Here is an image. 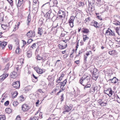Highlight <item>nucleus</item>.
Instances as JSON below:
<instances>
[{
    "label": "nucleus",
    "instance_id": "4468645a",
    "mask_svg": "<svg viewBox=\"0 0 120 120\" xmlns=\"http://www.w3.org/2000/svg\"><path fill=\"white\" fill-rule=\"evenodd\" d=\"M111 79L112 83L115 84L116 83H118V79L116 78V77H114Z\"/></svg>",
    "mask_w": 120,
    "mask_h": 120
},
{
    "label": "nucleus",
    "instance_id": "f03ea898",
    "mask_svg": "<svg viewBox=\"0 0 120 120\" xmlns=\"http://www.w3.org/2000/svg\"><path fill=\"white\" fill-rule=\"evenodd\" d=\"M49 4L50 6H54L56 5L57 4V1L56 0H50L49 3H47L45 4H44L42 6V8H46L47 7V4Z\"/></svg>",
    "mask_w": 120,
    "mask_h": 120
},
{
    "label": "nucleus",
    "instance_id": "79ce46f5",
    "mask_svg": "<svg viewBox=\"0 0 120 120\" xmlns=\"http://www.w3.org/2000/svg\"><path fill=\"white\" fill-rule=\"evenodd\" d=\"M33 77L35 79V80L34 81V82H35L37 81H38V79L37 77H36V76L34 74H33Z\"/></svg>",
    "mask_w": 120,
    "mask_h": 120
},
{
    "label": "nucleus",
    "instance_id": "6ab92c4d",
    "mask_svg": "<svg viewBox=\"0 0 120 120\" xmlns=\"http://www.w3.org/2000/svg\"><path fill=\"white\" fill-rule=\"evenodd\" d=\"M16 74V73L15 71H13L11 74V77L14 78Z\"/></svg>",
    "mask_w": 120,
    "mask_h": 120
},
{
    "label": "nucleus",
    "instance_id": "20e7f679",
    "mask_svg": "<svg viewBox=\"0 0 120 120\" xmlns=\"http://www.w3.org/2000/svg\"><path fill=\"white\" fill-rule=\"evenodd\" d=\"M105 35L106 36H115V35L114 32H113L109 28L106 30V32Z\"/></svg>",
    "mask_w": 120,
    "mask_h": 120
},
{
    "label": "nucleus",
    "instance_id": "7c9ffc66",
    "mask_svg": "<svg viewBox=\"0 0 120 120\" xmlns=\"http://www.w3.org/2000/svg\"><path fill=\"white\" fill-rule=\"evenodd\" d=\"M45 17L46 18V20L48 19L51 18L52 17V16H50L49 15L46 14L45 15Z\"/></svg>",
    "mask_w": 120,
    "mask_h": 120
},
{
    "label": "nucleus",
    "instance_id": "49530a36",
    "mask_svg": "<svg viewBox=\"0 0 120 120\" xmlns=\"http://www.w3.org/2000/svg\"><path fill=\"white\" fill-rule=\"evenodd\" d=\"M33 40L32 39H30L28 40V41L27 42V43H28L27 44H28L30 43Z\"/></svg>",
    "mask_w": 120,
    "mask_h": 120
},
{
    "label": "nucleus",
    "instance_id": "423d86ee",
    "mask_svg": "<svg viewBox=\"0 0 120 120\" xmlns=\"http://www.w3.org/2000/svg\"><path fill=\"white\" fill-rule=\"evenodd\" d=\"M104 92L109 97L111 96L112 94V91L111 88L108 89L107 90H104Z\"/></svg>",
    "mask_w": 120,
    "mask_h": 120
},
{
    "label": "nucleus",
    "instance_id": "7ed1b4c3",
    "mask_svg": "<svg viewBox=\"0 0 120 120\" xmlns=\"http://www.w3.org/2000/svg\"><path fill=\"white\" fill-rule=\"evenodd\" d=\"M62 14V15H60V21L62 22V23H63V24L65 23L66 22L65 19L64 18L65 16V12L60 10V14ZM61 24H60V25Z\"/></svg>",
    "mask_w": 120,
    "mask_h": 120
},
{
    "label": "nucleus",
    "instance_id": "2eb2a0df",
    "mask_svg": "<svg viewBox=\"0 0 120 120\" xmlns=\"http://www.w3.org/2000/svg\"><path fill=\"white\" fill-rule=\"evenodd\" d=\"M23 2V0H18L16 5L17 7H20L22 4Z\"/></svg>",
    "mask_w": 120,
    "mask_h": 120
},
{
    "label": "nucleus",
    "instance_id": "774afa93",
    "mask_svg": "<svg viewBox=\"0 0 120 120\" xmlns=\"http://www.w3.org/2000/svg\"><path fill=\"white\" fill-rule=\"evenodd\" d=\"M8 47L9 49H11L12 48V46L11 45H8Z\"/></svg>",
    "mask_w": 120,
    "mask_h": 120
},
{
    "label": "nucleus",
    "instance_id": "4d7b16f0",
    "mask_svg": "<svg viewBox=\"0 0 120 120\" xmlns=\"http://www.w3.org/2000/svg\"><path fill=\"white\" fill-rule=\"evenodd\" d=\"M66 108L67 109H69V110H70L72 108V107L71 106H70V107H69L68 106H67V107H66L65 109H66Z\"/></svg>",
    "mask_w": 120,
    "mask_h": 120
},
{
    "label": "nucleus",
    "instance_id": "a18cd8bd",
    "mask_svg": "<svg viewBox=\"0 0 120 120\" xmlns=\"http://www.w3.org/2000/svg\"><path fill=\"white\" fill-rule=\"evenodd\" d=\"M20 50V48L19 47H17L16 50V52L17 53H19Z\"/></svg>",
    "mask_w": 120,
    "mask_h": 120
},
{
    "label": "nucleus",
    "instance_id": "4c0bfd02",
    "mask_svg": "<svg viewBox=\"0 0 120 120\" xmlns=\"http://www.w3.org/2000/svg\"><path fill=\"white\" fill-rule=\"evenodd\" d=\"M2 75L3 76L4 78V79H5L8 77V76L9 75V74H8L4 73Z\"/></svg>",
    "mask_w": 120,
    "mask_h": 120
},
{
    "label": "nucleus",
    "instance_id": "5fc2aeb1",
    "mask_svg": "<svg viewBox=\"0 0 120 120\" xmlns=\"http://www.w3.org/2000/svg\"><path fill=\"white\" fill-rule=\"evenodd\" d=\"M97 2H96V3L98 5L99 4L100 5V3H101V0H97Z\"/></svg>",
    "mask_w": 120,
    "mask_h": 120
},
{
    "label": "nucleus",
    "instance_id": "2f4dec72",
    "mask_svg": "<svg viewBox=\"0 0 120 120\" xmlns=\"http://www.w3.org/2000/svg\"><path fill=\"white\" fill-rule=\"evenodd\" d=\"M83 41H85L87 39L89 38L87 37L86 35H83Z\"/></svg>",
    "mask_w": 120,
    "mask_h": 120
},
{
    "label": "nucleus",
    "instance_id": "a878e982",
    "mask_svg": "<svg viewBox=\"0 0 120 120\" xmlns=\"http://www.w3.org/2000/svg\"><path fill=\"white\" fill-rule=\"evenodd\" d=\"M44 20L43 19H40L38 22V23L39 24H40L41 25H42L43 24V21Z\"/></svg>",
    "mask_w": 120,
    "mask_h": 120
},
{
    "label": "nucleus",
    "instance_id": "ea45409f",
    "mask_svg": "<svg viewBox=\"0 0 120 120\" xmlns=\"http://www.w3.org/2000/svg\"><path fill=\"white\" fill-rule=\"evenodd\" d=\"M18 104V102L17 101H14L13 103V105L14 106H16Z\"/></svg>",
    "mask_w": 120,
    "mask_h": 120
},
{
    "label": "nucleus",
    "instance_id": "c85d7f7f",
    "mask_svg": "<svg viewBox=\"0 0 120 120\" xmlns=\"http://www.w3.org/2000/svg\"><path fill=\"white\" fill-rule=\"evenodd\" d=\"M92 24L96 28H97L98 27V26L97 25L98 24V22H97L94 21V22H92Z\"/></svg>",
    "mask_w": 120,
    "mask_h": 120
},
{
    "label": "nucleus",
    "instance_id": "dca6fc26",
    "mask_svg": "<svg viewBox=\"0 0 120 120\" xmlns=\"http://www.w3.org/2000/svg\"><path fill=\"white\" fill-rule=\"evenodd\" d=\"M82 31L83 33H88L89 32V30L86 28L82 29Z\"/></svg>",
    "mask_w": 120,
    "mask_h": 120
},
{
    "label": "nucleus",
    "instance_id": "c756f323",
    "mask_svg": "<svg viewBox=\"0 0 120 120\" xmlns=\"http://www.w3.org/2000/svg\"><path fill=\"white\" fill-rule=\"evenodd\" d=\"M36 57V59L38 60H40L43 59V58L40 56L39 55H38Z\"/></svg>",
    "mask_w": 120,
    "mask_h": 120
},
{
    "label": "nucleus",
    "instance_id": "0e129e2a",
    "mask_svg": "<svg viewBox=\"0 0 120 120\" xmlns=\"http://www.w3.org/2000/svg\"><path fill=\"white\" fill-rule=\"evenodd\" d=\"M107 81L109 82V83H112V81L111 79H109Z\"/></svg>",
    "mask_w": 120,
    "mask_h": 120
},
{
    "label": "nucleus",
    "instance_id": "603ef678",
    "mask_svg": "<svg viewBox=\"0 0 120 120\" xmlns=\"http://www.w3.org/2000/svg\"><path fill=\"white\" fill-rule=\"evenodd\" d=\"M9 104V101H7L4 103V105L5 106H7Z\"/></svg>",
    "mask_w": 120,
    "mask_h": 120
},
{
    "label": "nucleus",
    "instance_id": "a19ab883",
    "mask_svg": "<svg viewBox=\"0 0 120 120\" xmlns=\"http://www.w3.org/2000/svg\"><path fill=\"white\" fill-rule=\"evenodd\" d=\"M1 27L4 29H6L7 27V25H2Z\"/></svg>",
    "mask_w": 120,
    "mask_h": 120
},
{
    "label": "nucleus",
    "instance_id": "e433bc0d",
    "mask_svg": "<svg viewBox=\"0 0 120 120\" xmlns=\"http://www.w3.org/2000/svg\"><path fill=\"white\" fill-rule=\"evenodd\" d=\"M97 72H98V71L97 69L96 68H94L93 69L92 74L96 73Z\"/></svg>",
    "mask_w": 120,
    "mask_h": 120
},
{
    "label": "nucleus",
    "instance_id": "473e14b6",
    "mask_svg": "<svg viewBox=\"0 0 120 120\" xmlns=\"http://www.w3.org/2000/svg\"><path fill=\"white\" fill-rule=\"evenodd\" d=\"M37 44V43H34L33 44V45L31 46V47L33 48V49H35L36 47V45Z\"/></svg>",
    "mask_w": 120,
    "mask_h": 120
},
{
    "label": "nucleus",
    "instance_id": "c9c22d12",
    "mask_svg": "<svg viewBox=\"0 0 120 120\" xmlns=\"http://www.w3.org/2000/svg\"><path fill=\"white\" fill-rule=\"evenodd\" d=\"M60 85L59 84V83L57 84V86L56 87V88L55 89V91H56L60 89V87L59 85Z\"/></svg>",
    "mask_w": 120,
    "mask_h": 120
},
{
    "label": "nucleus",
    "instance_id": "338daca9",
    "mask_svg": "<svg viewBox=\"0 0 120 120\" xmlns=\"http://www.w3.org/2000/svg\"><path fill=\"white\" fill-rule=\"evenodd\" d=\"M56 82L57 83H58L59 84L60 82V77H59L58 80H57L56 81Z\"/></svg>",
    "mask_w": 120,
    "mask_h": 120
},
{
    "label": "nucleus",
    "instance_id": "680f3d73",
    "mask_svg": "<svg viewBox=\"0 0 120 120\" xmlns=\"http://www.w3.org/2000/svg\"><path fill=\"white\" fill-rule=\"evenodd\" d=\"M22 41H23V46H24L26 44V41L24 40H22Z\"/></svg>",
    "mask_w": 120,
    "mask_h": 120
},
{
    "label": "nucleus",
    "instance_id": "f8f14e48",
    "mask_svg": "<svg viewBox=\"0 0 120 120\" xmlns=\"http://www.w3.org/2000/svg\"><path fill=\"white\" fill-rule=\"evenodd\" d=\"M34 69L38 73L41 74L43 72V71L42 69L38 68L36 67L34 68Z\"/></svg>",
    "mask_w": 120,
    "mask_h": 120
},
{
    "label": "nucleus",
    "instance_id": "1a4fd4ad",
    "mask_svg": "<svg viewBox=\"0 0 120 120\" xmlns=\"http://www.w3.org/2000/svg\"><path fill=\"white\" fill-rule=\"evenodd\" d=\"M12 86L14 88L16 89L20 87V82L19 81L15 82L13 83Z\"/></svg>",
    "mask_w": 120,
    "mask_h": 120
},
{
    "label": "nucleus",
    "instance_id": "58836bf2",
    "mask_svg": "<svg viewBox=\"0 0 120 120\" xmlns=\"http://www.w3.org/2000/svg\"><path fill=\"white\" fill-rule=\"evenodd\" d=\"M113 24L116 25H119L120 24V22L119 21H116V22H114Z\"/></svg>",
    "mask_w": 120,
    "mask_h": 120
},
{
    "label": "nucleus",
    "instance_id": "9b49d317",
    "mask_svg": "<svg viewBox=\"0 0 120 120\" xmlns=\"http://www.w3.org/2000/svg\"><path fill=\"white\" fill-rule=\"evenodd\" d=\"M99 75V72L92 74V78L93 79L95 80H96L98 77Z\"/></svg>",
    "mask_w": 120,
    "mask_h": 120
},
{
    "label": "nucleus",
    "instance_id": "6e6552de",
    "mask_svg": "<svg viewBox=\"0 0 120 120\" xmlns=\"http://www.w3.org/2000/svg\"><path fill=\"white\" fill-rule=\"evenodd\" d=\"M22 109L23 111H26L29 109L30 108L29 106L25 104L23 105L22 106Z\"/></svg>",
    "mask_w": 120,
    "mask_h": 120
},
{
    "label": "nucleus",
    "instance_id": "f257e3e1",
    "mask_svg": "<svg viewBox=\"0 0 120 120\" xmlns=\"http://www.w3.org/2000/svg\"><path fill=\"white\" fill-rule=\"evenodd\" d=\"M91 76L90 75H84L80 78V83L83 86L89 83L90 80Z\"/></svg>",
    "mask_w": 120,
    "mask_h": 120
},
{
    "label": "nucleus",
    "instance_id": "de8ad7c7",
    "mask_svg": "<svg viewBox=\"0 0 120 120\" xmlns=\"http://www.w3.org/2000/svg\"><path fill=\"white\" fill-rule=\"evenodd\" d=\"M11 5H13V1L12 0H7Z\"/></svg>",
    "mask_w": 120,
    "mask_h": 120
},
{
    "label": "nucleus",
    "instance_id": "6e6d98bb",
    "mask_svg": "<svg viewBox=\"0 0 120 120\" xmlns=\"http://www.w3.org/2000/svg\"><path fill=\"white\" fill-rule=\"evenodd\" d=\"M63 94H62L61 97V98H60V100L61 101H63V99L64 98V97H63Z\"/></svg>",
    "mask_w": 120,
    "mask_h": 120
},
{
    "label": "nucleus",
    "instance_id": "b1692460",
    "mask_svg": "<svg viewBox=\"0 0 120 120\" xmlns=\"http://www.w3.org/2000/svg\"><path fill=\"white\" fill-rule=\"evenodd\" d=\"M32 52L31 51H29L27 52V56L28 58L32 56Z\"/></svg>",
    "mask_w": 120,
    "mask_h": 120
},
{
    "label": "nucleus",
    "instance_id": "412c9836",
    "mask_svg": "<svg viewBox=\"0 0 120 120\" xmlns=\"http://www.w3.org/2000/svg\"><path fill=\"white\" fill-rule=\"evenodd\" d=\"M66 79H65L63 82H61L60 83L61 84V86H60V89H61V87L62 86H64L66 82Z\"/></svg>",
    "mask_w": 120,
    "mask_h": 120
},
{
    "label": "nucleus",
    "instance_id": "f3484780",
    "mask_svg": "<svg viewBox=\"0 0 120 120\" xmlns=\"http://www.w3.org/2000/svg\"><path fill=\"white\" fill-rule=\"evenodd\" d=\"M96 90H97L96 87H92L90 88V91L91 93H93Z\"/></svg>",
    "mask_w": 120,
    "mask_h": 120
},
{
    "label": "nucleus",
    "instance_id": "9d476101",
    "mask_svg": "<svg viewBox=\"0 0 120 120\" xmlns=\"http://www.w3.org/2000/svg\"><path fill=\"white\" fill-rule=\"evenodd\" d=\"M7 45V42L5 41L1 42L0 41V47L2 49H4L5 48Z\"/></svg>",
    "mask_w": 120,
    "mask_h": 120
},
{
    "label": "nucleus",
    "instance_id": "09e8293b",
    "mask_svg": "<svg viewBox=\"0 0 120 120\" xmlns=\"http://www.w3.org/2000/svg\"><path fill=\"white\" fill-rule=\"evenodd\" d=\"M115 40L116 41L118 42H120V38H115Z\"/></svg>",
    "mask_w": 120,
    "mask_h": 120
},
{
    "label": "nucleus",
    "instance_id": "052dcab7",
    "mask_svg": "<svg viewBox=\"0 0 120 120\" xmlns=\"http://www.w3.org/2000/svg\"><path fill=\"white\" fill-rule=\"evenodd\" d=\"M79 3V5L80 6H83L84 4V3H83L82 2H80Z\"/></svg>",
    "mask_w": 120,
    "mask_h": 120
},
{
    "label": "nucleus",
    "instance_id": "72a5a7b5",
    "mask_svg": "<svg viewBox=\"0 0 120 120\" xmlns=\"http://www.w3.org/2000/svg\"><path fill=\"white\" fill-rule=\"evenodd\" d=\"M38 119L37 117L35 116L31 117L29 119L30 120H38Z\"/></svg>",
    "mask_w": 120,
    "mask_h": 120
},
{
    "label": "nucleus",
    "instance_id": "3c124183",
    "mask_svg": "<svg viewBox=\"0 0 120 120\" xmlns=\"http://www.w3.org/2000/svg\"><path fill=\"white\" fill-rule=\"evenodd\" d=\"M109 44L110 46L111 47V46H112L113 44V42L112 41H110L109 42Z\"/></svg>",
    "mask_w": 120,
    "mask_h": 120
},
{
    "label": "nucleus",
    "instance_id": "e2e57ef3",
    "mask_svg": "<svg viewBox=\"0 0 120 120\" xmlns=\"http://www.w3.org/2000/svg\"><path fill=\"white\" fill-rule=\"evenodd\" d=\"M97 17L99 20H102V19L101 16H97Z\"/></svg>",
    "mask_w": 120,
    "mask_h": 120
},
{
    "label": "nucleus",
    "instance_id": "f704fd0d",
    "mask_svg": "<svg viewBox=\"0 0 120 120\" xmlns=\"http://www.w3.org/2000/svg\"><path fill=\"white\" fill-rule=\"evenodd\" d=\"M9 64L8 63L6 66L5 68L4 69L6 71H7L9 69Z\"/></svg>",
    "mask_w": 120,
    "mask_h": 120
},
{
    "label": "nucleus",
    "instance_id": "5701e85b",
    "mask_svg": "<svg viewBox=\"0 0 120 120\" xmlns=\"http://www.w3.org/2000/svg\"><path fill=\"white\" fill-rule=\"evenodd\" d=\"M18 94L17 92V91H15L12 94V97L13 98H15L16 97Z\"/></svg>",
    "mask_w": 120,
    "mask_h": 120
},
{
    "label": "nucleus",
    "instance_id": "a211bd4d",
    "mask_svg": "<svg viewBox=\"0 0 120 120\" xmlns=\"http://www.w3.org/2000/svg\"><path fill=\"white\" fill-rule=\"evenodd\" d=\"M6 112L8 113H10L12 112V110L10 108H6L5 110Z\"/></svg>",
    "mask_w": 120,
    "mask_h": 120
},
{
    "label": "nucleus",
    "instance_id": "393cba45",
    "mask_svg": "<svg viewBox=\"0 0 120 120\" xmlns=\"http://www.w3.org/2000/svg\"><path fill=\"white\" fill-rule=\"evenodd\" d=\"M67 41H64V42L65 43V45L63 46V45H60V47H61H61L60 48V49H64L67 46V44L66 43V42Z\"/></svg>",
    "mask_w": 120,
    "mask_h": 120
},
{
    "label": "nucleus",
    "instance_id": "8fccbe9b",
    "mask_svg": "<svg viewBox=\"0 0 120 120\" xmlns=\"http://www.w3.org/2000/svg\"><path fill=\"white\" fill-rule=\"evenodd\" d=\"M15 120H21L20 117L19 116H18Z\"/></svg>",
    "mask_w": 120,
    "mask_h": 120
},
{
    "label": "nucleus",
    "instance_id": "bb28decb",
    "mask_svg": "<svg viewBox=\"0 0 120 120\" xmlns=\"http://www.w3.org/2000/svg\"><path fill=\"white\" fill-rule=\"evenodd\" d=\"M84 86L85 87H84V89L85 90L86 88H90L91 87V85L90 84L88 83L86 85Z\"/></svg>",
    "mask_w": 120,
    "mask_h": 120
},
{
    "label": "nucleus",
    "instance_id": "bf43d9fd",
    "mask_svg": "<svg viewBox=\"0 0 120 120\" xmlns=\"http://www.w3.org/2000/svg\"><path fill=\"white\" fill-rule=\"evenodd\" d=\"M39 100H38L37 101V102H36L35 104L36 105V106H38V105H39Z\"/></svg>",
    "mask_w": 120,
    "mask_h": 120
},
{
    "label": "nucleus",
    "instance_id": "aec40b11",
    "mask_svg": "<svg viewBox=\"0 0 120 120\" xmlns=\"http://www.w3.org/2000/svg\"><path fill=\"white\" fill-rule=\"evenodd\" d=\"M43 33V30L41 28H38V33L40 34V35H42Z\"/></svg>",
    "mask_w": 120,
    "mask_h": 120
},
{
    "label": "nucleus",
    "instance_id": "39448f33",
    "mask_svg": "<svg viewBox=\"0 0 120 120\" xmlns=\"http://www.w3.org/2000/svg\"><path fill=\"white\" fill-rule=\"evenodd\" d=\"M26 35L28 37H32L35 36V33L34 30L32 31L30 30L27 33Z\"/></svg>",
    "mask_w": 120,
    "mask_h": 120
},
{
    "label": "nucleus",
    "instance_id": "69168bd1",
    "mask_svg": "<svg viewBox=\"0 0 120 120\" xmlns=\"http://www.w3.org/2000/svg\"><path fill=\"white\" fill-rule=\"evenodd\" d=\"M90 17H88L87 18H86V19L85 20L86 22H87L89 20L90 21Z\"/></svg>",
    "mask_w": 120,
    "mask_h": 120
},
{
    "label": "nucleus",
    "instance_id": "0eeeda50",
    "mask_svg": "<svg viewBox=\"0 0 120 120\" xmlns=\"http://www.w3.org/2000/svg\"><path fill=\"white\" fill-rule=\"evenodd\" d=\"M75 17L73 16H71L69 20V23L71 27H72L73 26V22Z\"/></svg>",
    "mask_w": 120,
    "mask_h": 120
},
{
    "label": "nucleus",
    "instance_id": "c03bdc74",
    "mask_svg": "<svg viewBox=\"0 0 120 120\" xmlns=\"http://www.w3.org/2000/svg\"><path fill=\"white\" fill-rule=\"evenodd\" d=\"M0 79L1 81V82H2L4 79L2 75L0 76Z\"/></svg>",
    "mask_w": 120,
    "mask_h": 120
},
{
    "label": "nucleus",
    "instance_id": "864d4df0",
    "mask_svg": "<svg viewBox=\"0 0 120 120\" xmlns=\"http://www.w3.org/2000/svg\"><path fill=\"white\" fill-rule=\"evenodd\" d=\"M114 51L112 50H110L109 52V53L111 55H112Z\"/></svg>",
    "mask_w": 120,
    "mask_h": 120
},
{
    "label": "nucleus",
    "instance_id": "13d9d810",
    "mask_svg": "<svg viewBox=\"0 0 120 120\" xmlns=\"http://www.w3.org/2000/svg\"><path fill=\"white\" fill-rule=\"evenodd\" d=\"M87 58V56H84V62H85V63H86V59Z\"/></svg>",
    "mask_w": 120,
    "mask_h": 120
},
{
    "label": "nucleus",
    "instance_id": "cd10ccee",
    "mask_svg": "<svg viewBox=\"0 0 120 120\" xmlns=\"http://www.w3.org/2000/svg\"><path fill=\"white\" fill-rule=\"evenodd\" d=\"M6 119L5 115H0V120H5Z\"/></svg>",
    "mask_w": 120,
    "mask_h": 120
},
{
    "label": "nucleus",
    "instance_id": "37998d69",
    "mask_svg": "<svg viewBox=\"0 0 120 120\" xmlns=\"http://www.w3.org/2000/svg\"><path fill=\"white\" fill-rule=\"evenodd\" d=\"M46 14L49 15L50 16H52V14L51 13V11H49L46 13Z\"/></svg>",
    "mask_w": 120,
    "mask_h": 120
},
{
    "label": "nucleus",
    "instance_id": "ddd939ff",
    "mask_svg": "<svg viewBox=\"0 0 120 120\" xmlns=\"http://www.w3.org/2000/svg\"><path fill=\"white\" fill-rule=\"evenodd\" d=\"M102 100V99H100L99 100H98V103H99V105H100L101 106H106V103H104L103 101L101 102Z\"/></svg>",
    "mask_w": 120,
    "mask_h": 120
},
{
    "label": "nucleus",
    "instance_id": "4be33fe9",
    "mask_svg": "<svg viewBox=\"0 0 120 120\" xmlns=\"http://www.w3.org/2000/svg\"><path fill=\"white\" fill-rule=\"evenodd\" d=\"M18 99L19 100V101H24L25 100V98H24L23 96L22 95L20 96L19 98H18Z\"/></svg>",
    "mask_w": 120,
    "mask_h": 120
}]
</instances>
